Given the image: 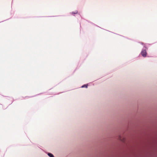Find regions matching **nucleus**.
I'll list each match as a JSON object with an SVG mask.
<instances>
[{
	"label": "nucleus",
	"mask_w": 157,
	"mask_h": 157,
	"mask_svg": "<svg viewBox=\"0 0 157 157\" xmlns=\"http://www.w3.org/2000/svg\"><path fill=\"white\" fill-rule=\"evenodd\" d=\"M87 85H84L82 86V88H83V87L87 88Z\"/></svg>",
	"instance_id": "3"
},
{
	"label": "nucleus",
	"mask_w": 157,
	"mask_h": 157,
	"mask_svg": "<svg viewBox=\"0 0 157 157\" xmlns=\"http://www.w3.org/2000/svg\"><path fill=\"white\" fill-rule=\"evenodd\" d=\"M78 13V11H76L75 13H74V14H76L77 13ZM73 13V12H72Z\"/></svg>",
	"instance_id": "4"
},
{
	"label": "nucleus",
	"mask_w": 157,
	"mask_h": 157,
	"mask_svg": "<svg viewBox=\"0 0 157 157\" xmlns=\"http://www.w3.org/2000/svg\"><path fill=\"white\" fill-rule=\"evenodd\" d=\"M141 53L143 57H145L146 56L147 53L145 50H143L142 51Z\"/></svg>",
	"instance_id": "1"
},
{
	"label": "nucleus",
	"mask_w": 157,
	"mask_h": 157,
	"mask_svg": "<svg viewBox=\"0 0 157 157\" xmlns=\"http://www.w3.org/2000/svg\"><path fill=\"white\" fill-rule=\"evenodd\" d=\"M48 155L50 157H54V155L51 153H48Z\"/></svg>",
	"instance_id": "2"
}]
</instances>
